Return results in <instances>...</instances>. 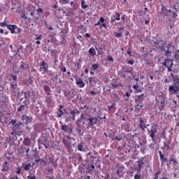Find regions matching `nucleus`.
<instances>
[{"label":"nucleus","instance_id":"1","mask_svg":"<svg viewBox=\"0 0 179 179\" xmlns=\"http://www.w3.org/2000/svg\"><path fill=\"white\" fill-rule=\"evenodd\" d=\"M161 12L164 16H171V15L173 17H177V16H178L176 11L167 9V7L163 4L161 5Z\"/></svg>","mask_w":179,"mask_h":179},{"label":"nucleus","instance_id":"2","mask_svg":"<svg viewBox=\"0 0 179 179\" xmlns=\"http://www.w3.org/2000/svg\"><path fill=\"white\" fill-rule=\"evenodd\" d=\"M148 132L150 134V136L153 142L156 141V134L157 133V125L153 124L151 125L150 128H148Z\"/></svg>","mask_w":179,"mask_h":179},{"label":"nucleus","instance_id":"3","mask_svg":"<svg viewBox=\"0 0 179 179\" xmlns=\"http://www.w3.org/2000/svg\"><path fill=\"white\" fill-rule=\"evenodd\" d=\"M31 94H33V92H29V94H27V92H21L19 94V98L21 100H24V99H26L28 101H30V99H31L32 101H34V96H32Z\"/></svg>","mask_w":179,"mask_h":179},{"label":"nucleus","instance_id":"4","mask_svg":"<svg viewBox=\"0 0 179 179\" xmlns=\"http://www.w3.org/2000/svg\"><path fill=\"white\" fill-rule=\"evenodd\" d=\"M16 79H17V76L11 75V80L13 81L10 83V90L13 93L17 92V83L16 82Z\"/></svg>","mask_w":179,"mask_h":179},{"label":"nucleus","instance_id":"5","mask_svg":"<svg viewBox=\"0 0 179 179\" xmlns=\"http://www.w3.org/2000/svg\"><path fill=\"white\" fill-rule=\"evenodd\" d=\"M86 121H88L87 124V129L92 128L94 125L97 124V121H99V117H90L88 119H86Z\"/></svg>","mask_w":179,"mask_h":179},{"label":"nucleus","instance_id":"6","mask_svg":"<svg viewBox=\"0 0 179 179\" xmlns=\"http://www.w3.org/2000/svg\"><path fill=\"white\" fill-rule=\"evenodd\" d=\"M10 125L13 127V132L10 133L11 135H15V136H17V122L15 120H11L10 122Z\"/></svg>","mask_w":179,"mask_h":179},{"label":"nucleus","instance_id":"7","mask_svg":"<svg viewBox=\"0 0 179 179\" xmlns=\"http://www.w3.org/2000/svg\"><path fill=\"white\" fill-rule=\"evenodd\" d=\"M164 65L167 68L168 72H171V68H173V65H174V63H173V60L165 59Z\"/></svg>","mask_w":179,"mask_h":179},{"label":"nucleus","instance_id":"8","mask_svg":"<svg viewBox=\"0 0 179 179\" xmlns=\"http://www.w3.org/2000/svg\"><path fill=\"white\" fill-rule=\"evenodd\" d=\"M76 85L78 86V87L83 88L86 85L85 81L81 78L76 77Z\"/></svg>","mask_w":179,"mask_h":179},{"label":"nucleus","instance_id":"9","mask_svg":"<svg viewBox=\"0 0 179 179\" xmlns=\"http://www.w3.org/2000/svg\"><path fill=\"white\" fill-rule=\"evenodd\" d=\"M64 111H65V108H64V106L60 105L59 106V108H57V111L56 112V117L57 118H59L64 115Z\"/></svg>","mask_w":179,"mask_h":179},{"label":"nucleus","instance_id":"10","mask_svg":"<svg viewBox=\"0 0 179 179\" xmlns=\"http://www.w3.org/2000/svg\"><path fill=\"white\" fill-rule=\"evenodd\" d=\"M9 100V98L3 94V92L0 90V103L5 104V103H8V101Z\"/></svg>","mask_w":179,"mask_h":179},{"label":"nucleus","instance_id":"11","mask_svg":"<svg viewBox=\"0 0 179 179\" xmlns=\"http://www.w3.org/2000/svg\"><path fill=\"white\" fill-rule=\"evenodd\" d=\"M8 29L10 31V33L12 34H13V33H15V30H18L17 33H19L20 31V29L17 28V27L16 25H12V24H8L7 26Z\"/></svg>","mask_w":179,"mask_h":179},{"label":"nucleus","instance_id":"12","mask_svg":"<svg viewBox=\"0 0 179 179\" xmlns=\"http://www.w3.org/2000/svg\"><path fill=\"white\" fill-rule=\"evenodd\" d=\"M40 69L43 71V72H48V66L44 62H42L40 64Z\"/></svg>","mask_w":179,"mask_h":179},{"label":"nucleus","instance_id":"13","mask_svg":"<svg viewBox=\"0 0 179 179\" xmlns=\"http://www.w3.org/2000/svg\"><path fill=\"white\" fill-rule=\"evenodd\" d=\"M29 69V65L24 62H22L20 68H19V71L20 72H24V71H26V69Z\"/></svg>","mask_w":179,"mask_h":179},{"label":"nucleus","instance_id":"14","mask_svg":"<svg viewBox=\"0 0 179 179\" xmlns=\"http://www.w3.org/2000/svg\"><path fill=\"white\" fill-rule=\"evenodd\" d=\"M142 167H143V160L142 159H139L138 161V167L136 169L138 173H141V170H142Z\"/></svg>","mask_w":179,"mask_h":179},{"label":"nucleus","instance_id":"15","mask_svg":"<svg viewBox=\"0 0 179 179\" xmlns=\"http://www.w3.org/2000/svg\"><path fill=\"white\" fill-rule=\"evenodd\" d=\"M2 171H9V164L8 162H4L2 164Z\"/></svg>","mask_w":179,"mask_h":179},{"label":"nucleus","instance_id":"16","mask_svg":"<svg viewBox=\"0 0 179 179\" xmlns=\"http://www.w3.org/2000/svg\"><path fill=\"white\" fill-rule=\"evenodd\" d=\"M62 129L64 131V132H67V134H72V129L69 128L66 125H62Z\"/></svg>","mask_w":179,"mask_h":179},{"label":"nucleus","instance_id":"17","mask_svg":"<svg viewBox=\"0 0 179 179\" xmlns=\"http://www.w3.org/2000/svg\"><path fill=\"white\" fill-rule=\"evenodd\" d=\"M76 113H79V111L73 110L70 112L69 118H71L73 121H75V117L76 116Z\"/></svg>","mask_w":179,"mask_h":179},{"label":"nucleus","instance_id":"18","mask_svg":"<svg viewBox=\"0 0 179 179\" xmlns=\"http://www.w3.org/2000/svg\"><path fill=\"white\" fill-rule=\"evenodd\" d=\"M26 110V106L24 105H21L17 110L18 114L20 115L23 113V111Z\"/></svg>","mask_w":179,"mask_h":179},{"label":"nucleus","instance_id":"19","mask_svg":"<svg viewBox=\"0 0 179 179\" xmlns=\"http://www.w3.org/2000/svg\"><path fill=\"white\" fill-rule=\"evenodd\" d=\"M22 168L24 169V170L27 171L31 168H33V165H31V164H22Z\"/></svg>","mask_w":179,"mask_h":179},{"label":"nucleus","instance_id":"20","mask_svg":"<svg viewBox=\"0 0 179 179\" xmlns=\"http://www.w3.org/2000/svg\"><path fill=\"white\" fill-rule=\"evenodd\" d=\"M169 92L171 93L172 94L177 93V90H176V86L174 85L169 86Z\"/></svg>","mask_w":179,"mask_h":179},{"label":"nucleus","instance_id":"21","mask_svg":"<svg viewBox=\"0 0 179 179\" xmlns=\"http://www.w3.org/2000/svg\"><path fill=\"white\" fill-rule=\"evenodd\" d=\"M89 55H91V57H94L96 56V50L94 49V48H91L89 49L88 50Z\"/></svg>","mask_w":179,"mask_h":179},{"label":"nucleus","instance_id":"22","mask_svg":"<svg viewBox=\"0 0 179 179\" xmlns=\"http://www.w3.org/2000/svg\"><path fill=\"white\" fill-rule=\"evenodd\" d=\"M31 142V141L30 140V138H26L23 141V145H24V146H30Z\"/></svg>","mask_w":179,"mask_h":179},{"label":"nucleus","instance_id":"23","mask_svg":"<svg viewBox=\"0 0 179 179\" xmlns=\"http://www.w3.org/2000/svg\"><path fill=\"white\" fill-rule=\"evenodd\" d=\"M124 171V166H119L118 169H117V174L120 177L122 176V171Z\"/></svg>","mask_w":179,"mask_h":179},{"label":"nucleus","instance_id":"24","mask_svg":"<svg viewBox=\"0 0 179 179\" xmlns=\"http://www.w3.org/2000/svg\"><path fill=\"white\" fill-rule=\"evenodd\" d=\"M83 148H85V143H83V142H81L78 145V150L80 152H83Z\"/></svg>","mask_w":179,"mask_h":179},{"label":"nucleus","instance_id":"25","mask_svg":"<svg viewBox=\"0 0 179 179\" xmlns=\"http://www.w3.org/2000/svg\"><path fill=\"white\" fill-rule=\"evenodd\" d=\"M132 87H133V89H134V90L136 91L137 93H142V90H141V89L139 88V85H133Z\"/></svg>","mask_w":179,"mask_h":179},{"label":"nucleus","instance_id":"26","mask_svg":"<svg viewBox=\"0 0 179 179\" xmlns=\"http://www.w3.org/2000/svg\"><path fill=\"white\" fill-rule=\"evenodd\" d=\"M22 118H23V120L27 121V124H28V122H31V121H33V118H31V117H30V116H24V117H22Z\"/></svg>","mask_w":179,"mask_h":179},{"label":"nucleus","instance_id":"27","mask_svg":"<svg viewBox=\"0 0 179 179\" xmlns=\"http://www.w3.org/2000/svg\"><path fill=\"white\" fill-rule=\"evenodd\" d=\"M160 162L162 163V164L166 163V162H168L167 158H166V157H164V155H161L160 157Z\"/></svg>","mask_w":179,"mask_h":179},{"label":"nucleus","instance_id":"28","mask_svg":"<svg viewBox=\"0 0 179 179\" xmlns=\"http://www.w3.org/2000/svg\"><path fill=\"white\" fill-rule=\"evenodd\" d=\"M143 96H145V94H142L141 95H138L136 101H143Z\"/></svg>","mask_w":179,"mask_h":179},{"label":"nucleus","instance_id":"29","mask_svg":"<svg viewBox=\"0 0 179 179\" xmlns=\"http://www.w3.org/2000/svg\"><path fill=\"white\" fill-rule=\"evenodd\" d=\"M85 115H86V114L82 113V114L80 115V118H79L78 120H77V122H82V120H85Z\"/></svg>","mask_w":179,"mask_h":179},{"label":"nucleus","instance_id":"30","mask_svg":"<svg viewBox=\"0 0 179 179\" xmlns=\"http://www.w3.org/2000/svg\"><path fill=\"white\" fill-rule=\"evenodd\" d=\"M92 71H97L99 69V64H92Z\"/></svg>","mask_w":179,"mask_h":179},{"label":"nucleus","instance_id":"31","mask_svg":"<svg viewBox=\"0 0 179 179\" xmlns=\"http://www.w3.org/2000/svg\"><path fill=\"white\" fill-rule=\"evenodd\" d=\"M81 8L83 9H86V8H87V5H86V3H85V0L81 1Z\"/></svg>","mask_w":179,"mask_h":179},{"label":"nucleus","instance_id":"32","mask_svg":"<svg viewBox=\"0 0 179 179\" xmlns=\"http://www.w3.org/2000/svg\"><path fill=\"white\" fill-rule=\"evenodd\" d=\"M170 141H168L167 143H164V146L166 150H169L170 149Z\"/></svg>","mask_w":179,"mask_h":179},{"label":"nucleus","instance_id":"33","mask_svg":"<svg viewBox=\"0 0 179 179\" xmlns=\"http://www.w3.org/2000/svg\"><path fill=\"white\" fill-rule=\"evenodd\" d=\"M120 13H116L115 15H113V17H115V20L118 21L120 20Z\"/></svg>","mask_w":179,"mask_h":179},{"label":"nucleus","instance_id":"34","mask_svg":"<svg viewBox=\"0 0 179 179\" xmlns=\"http://www.w3.org/2000/svg\"><path fill=\"white\" fill-rule=\"evenodd\" d=\"M141 123L139 124L140 128H141V129H144L145 128H147L146 126H143V120H142V119H141Z\"/></svg>","mask_w":179,"mask_h":179},{"label":"nucleus","instance_id":"35","mask_svg":"<svg viewBox=\"0 0 179 179\" xmlns=\"http://www.w3.org/2000/svg\"><path fill=\"white\" fill-rule=\"evenodd\" d=\"M115 37H117V38H120V37H122V33L115 32Z\"/></svg>","mask_w":179,"mask_h":179},{"label":"nucleus","instance_id":"36","mask_svg":"<svg viewBox=\"0 0 179 179\" xmlns=\"http://www.w3.org/2000/svg\"><path fill=\"white\" fill-rule=\"evenodd\" d=\"M175 58L176 61L179 62V50H177L175 54Z\"/></svg>","mask_w":179,"mask_h":179},{"label":"nucleus","instance_id":"37","mask_svg":"<svg viewBox=\"0 0 179 179\" xmlns=\"http://www.w3.org/2000/svg\"><path fill=\"white\" fill-rule=\"evenodd\" d=\"M27 179H38V178H37V176L34 175H29L27 176Z\"/></svg>","mask_w":179,"mask_h":179},{"label":"nucleus","instance_id":"38","mask_svg":"<svg viewBox=\"0 0 179 179\" xmlns=\"http://www.w3.org/2000/svg\"><path fill=\"white\" fill-rule=\"evenodd\" d=\"M113 97L114 99H115V100H117V101H119L120 96H118V94H117L116 93H113Z\"/></svg>","mask_w":179,"mask_h":179},{"label":"nucleus","instance_id":"39","mask_svg":"<svg viewBox=\"0 0 179 179\" xmlns=\"http://www.w3.org/2000/svg\"><path fill=\"white\" fill-rule=\"evenodd\" d=\"M8 24H6V22H1V23H0V26H1V27H8Z\"/></svg>","mask_w":179,"mask_h":179},{"label":"nucleus","instance_id":"40","mask_svg":"<svg viewBox=\"0 0 179 179\" xmlns=\"http://www.w3.org/2000/svg\"><path fill=\"white\" fill-rule=\"evenodd\" d=\"M107 57H108V61L109 62H114V59L113 58V57H111V56H107Z\"/></svg>","mask_w":179,"mask_h":179},{"label":"nucleus","instance_id":"41","mask_svg":"<svg viewBox=\"0 0 179 179\" xmlns=\"http://www.w3.org/2000/svg\"><path fill=\"white\" fill-rule=\"evenodd\" d=\"M129 96H131V94H129V92H127L126 94L124 95V99L127 101L129 99Z\"/></svg>","mask_w":179,"mask_h":179},{"label":"nucleus","instance_id":"42","mask_svg":"<svg viewBox=\"0 0 179 179\" xmlns=\"http://www.w3.org/2000/svg\"><path fill=\"white\" fill-rule=\"evenodd\" d=\"M90 171H93L94 170V165L92 164V165H90L89 167H88Z\"/></svg>","mask_w":179,"mask_h":179},{"label":"nucleus","instance_id":"43","mask_svg":"<svg viewBox=\"0 0 179 179\" xmlns=\"http://www.w3.org/2000/svg\"><path fill=\"white\" fill-rule=\"evenodd\" d=\"M38 143H39V145H43V146H45V143H44V141L41 139H38Z\"/></svg>","mask_w":179,"mask_h":179},{"label":"nucleus","instance_id":"44","mask_svg":"<svg viewBox=\"0 0 179 179\" xmlns=\"http://www.w3.org/2000/svg\"><path fill=\"white\" fill-rule=\"evenodd\" d=\"M170 162H173V163H175V164H178V162H177V159H176V158H171L170 159Z\"/></svg>","mask_w":179,"mask_h":179},{"label":"nucleus","instance_id":"45","mask_svg":"<svg viewBox=\"0 0 179 179\" xmlns=\"http://www.w3.org/2000/svg\"><path fill=\"white\" fill-rule=\"evenodd\" d=\"M21 19H27V16H26V13H22L21 14Z\"/></svg>","mask_w":179,"mask_h":179},{"label":"nucleus","instance_id":"46","mask_svg":"<svg viewBox=\"0 0 179 179\" xmlns=\"http://www.w3.org/2000/svg\"><path fill=\"white\" fill-rule=\"evenodd\" d=\"M16 170L17 171H15V173H16V174H20V171H21V169H20V167H17V169H16Z\"/></svg>","mask_w":179,"mask_h":179},{"label":"nucleus","instance_id":"47","mask_svg":"<svg viewBox=\"0 0 179 179\" xmlns=\"http://www.w3.org/2000/svg\"><path fill=\"white\" fill-rule=\"evenodd\" d=\"M60 3H62V5H66V3H68V1L66 0H61Z\"/></svg>","mask_w":179,"mask_h":179},{"label":"nucleus","instance_id":"48","mask_svg":"<svg viewBox=\"0 0 179 179\" xmlns=\"http://www.w3.org/2000/svg\"><path fill=\"white\" fill-rule=\"evenodd\" d=\"M45 25H46L47 29H48V30H54V28L52 27H51V26L48 27V24H47V22H45Z\"/></svg>","mask_w":179,"mask_h":179},{"label":"nucleus","instance_id":"49","mask_svg":"<svg viewBox=\"0 0 179 179\" xmlns=\"http://www.w3.org/2000/svg\"><path fill=\"white\" fill-rule=\"evenodd\" d=\"M84 109L85 110V111H89V110H90V108L87 105H85Z\"/></svg>","mask_w":179,"mask_h":179},{"label":"nucleus","instance_id":"50","mask_svg":"<svg viewBox=\"0 0 179 179\" xmlns=\"http://www.w3.org/2000/svg\"><path fill=\"white\" fill-rule=\"evenodd\" d=\"M134 179H141V175L136 173V174L134 176Z\"/></svg>","mask_w":179,"mask_h":179},{"label":"nucleus","instance_id":"51","mask_svg":"<svg viewBox=\"0 0 179 179\" xmlns=\"http://www.w3.org/2000/svg\"><path fill=\"white\" fill-rule=\"evenodd\" d=\"M35 39L36 40H41V35H36Z\"/></svg>","mask_w":179,"mask_h":179},{"label":"nucleus","instance_id":"52","mask_svg":"<svg viewBox=\"0 0 179 179\" xmlns=\"http://www.w3.org/2000/svg\"><path fill=\"white\" fill-rule=\"evenodd\" d=\"M46 170L48 173H52V171H54V170L52 168H47Z\"/></svg>","mask_w":179,"mask_h":179},{"label":"nucleus","instance_id":"53","mask_svg":"<svg viewBox=\"0 0 179 179\" xmlns=\"http://www.w3.org/2000/svg\"><path fill=\"white\" fill-rule=\"evenodd\" d=\"M99 21H101V23H104V22L106 21V20L104 19V17H101L99 19Z\"/></svg>","mask_w":179,"mask_h":179},{"label":"nucleus","instance_id":"54","mask_svg":"<svg viewBox=\"0 0 179 179\" xmlns=\"http://www.w3.org/2000/svg\"><path fill=\"white\" fill-rule=\"evenodd\" d=\"M127 64H129V65H134V60H129V61L127 62Z\"/></svg>","mask_w":179,"mask_h":179},{"label":"nucleus","instance_id":"55","mask_svg":"<svg viewBox=\"0 0 179 179\" xmlns=\"http://www.w3.org/2000/svg\"><path fill=\"white\" fill-rule=\"evenodd\" d=\"M115 139H116V141H122V137L116 136Z\"/></svg>","mask_w":179,"mask_h":179},{"label":"nucleus","instance_id":"56","mask_svg":"<svg viewBox=\"0 0 179 179\" xmlns=\"http://www.w3.org/2000/svg\"><path fill=\"white\" fill-rule=\"evenodd\" d=\"M2 117H3V112H0V122H1V120H2Z\"/></svg>","mask_w":179,"mask_h":179},{"label":"nucleus","instance_id":"57","mask_svg":"<svg viewBox=\"0 0 179 179\" xmlns=\"http://www.w3.org/2000/svg\"><path fill=\"white\" fill-rule=\"evenodd\" d=\"M115 107V103H113L111 106H108V108H114Z\"/></svg>","mask_w":179,"mask_h":179},{"label":"nucleus","instance_id":"58","mask_svg":"<svg viewBox=\"0 0 179 179\" xmlns=\"http://www.w3.org/2000/svg\"><path fill=\"white\" fill-rule=\"evenodd\" d=\"M37 12H38V13H43V9L42 8H38L37 10Z\"/></svg>","mask_w":179,"mask_h":179},{"label":"nucleus","instance_id":"59","mask_svg":"<svg viewBox=\"0 0 179 179\" xmlns=\"http://www.w3.org/2000/svg\"><path fill=\"white\" fill-rule=\"evenodd\" d=\"M101 24V21H98L97 23L94 24V26H100Z\"/></svg>","mask_w":179,"mask_h":179},{"label":"nucleus","instance_id":"60","mask_svg":"<svg viewBox=\"0 0 179 179\" xmlns=\"http://www.w3.org/2000/svg\"><path fill=\"white\" fill-rule=\"evenodd\" d=\"M90 94H92L93 96H94V94H96V92L91 90L90 91Z\"/></svg>","mask_w":179,"mask_h":179},{"label":"nucleus","instance_id":"61","mask_svg":"<svg viewBox=\"0 0 179 179\" xmlns=\"http://www.w3.org/2000/svg\"><path fill=\"white\" fill-rule=\"evenodd\" d=\"M93 80H94V78L90 77V78H89V82H93Z\"/></svg>","mask_w":179,"mask_h":179},{"label":"nucleus","instance_id":"62","mask_svg":"<svg viewBox=\"0 0 179 179\" xmlns=\"http://www.w3.org/2000/svg\"><path fill=\"white\" fill-rule=\"evenodd\" d=\"M149 23H150L149 20H145V24L148 25V24H149Z\"/></svg>","mask_w":179,"mask_h":179},{"label":"nucleus","instance_id":"63","mask_svg":"<svg viewBox=\"0 0 179 179\" xmlns=\"http://www.w3.org/2000/svg\"><path fill=\"white\" fill-rule=\"evenodd\" d=\"M10 179H19V178H17V176H13Z\"/></svg>","mask_w":179,"mask_h":179},{"label":"nucleus","instance_id":"64","mask_svg":"<svg viewBox=\"0 0 179 179\" xmlns=\"http://www.w3.org/2000/svg\"><path fill=\"white\" fill-rule=\"evenodd\" d=\"M62 72H66V68L64 67L62 69Z\"/></svg>","mask_w":179,"mask_h":179}]
</instances>
